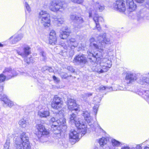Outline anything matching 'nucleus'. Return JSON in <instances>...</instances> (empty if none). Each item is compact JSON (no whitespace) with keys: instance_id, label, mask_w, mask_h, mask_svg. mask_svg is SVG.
Instances as JSON below:
<instances>
[{"instance_id":"f257e3e1","label":"nucleus","mask_w":149,"mask_h":149,"mask_svg":"<svg viewBox=\"0 0 149 149\" xmlns=\"http://www.w3.org/2000/svg\"><path fill=\"white\" fill-rule=\"evenodd\" d=\"M97 42L95 41L94 38L90 40V46L93 49H95L101 51L103 50V45L104 43L110 41V39L106 37V34L104 33L102 35L100 34L97 37Z\"/></svg>"},{"instance_id":"f03ea898","label":"nucleus","mask_w":149,"mask_h":149,"mask_svg":"<svg viewBox=\"0 0 149 149\" xmlns=\"http://www.w3.org/2000/svg\"><path fill=\"white\" fill-rule=\"evenodd\" d=\"M15 146L17 149H31V146L29 141V137L26 133H22L19 138L16 139Z\"/></svg>"},{"instance_id":"7ed1b4c3","label":"nucleus","mask_w":149,"mask_h":149,"mask_svg":"<svg viewBox=\"0 0 149 149\" xmlns=\"http://www.w3.org/2000/svg\"><path fill=\"white\" fill-rule=\"evenodd\" d=\"M17 53L22 57L25 58L24 61L28 64L30 63L29 58L27 56L31 53V48L27 45H24L22 47H19L17 50Z\"/></svg>"},{"instance_id":"20e7f679","label":"nucleus","mask_w":149,"mask_h":149,"mask_svg":"<svg viewBox=\"0 0 149 149\" xmlns=\"http://www.w3.org/2000/svg\"><path fill=\"white\" fill-rule=\"evenodd\" d=\"M49 123L52 124L51 128L54 134H60L62 132L65 131L63 130L62 129L63 125H61L58 119H56L55 118L52 117L49 120Z\"/></svg>"},{"instance_id":"39448f33","label":"nucleus","mask_w":149,"mask_h":149,"mask_svg":"<svg viewBox=\"0 0 149 149\" xmlns=\"http://www.w3.org/2000/svg\"><path fill=\"white\" fill-rule=\"evenodd\" d=\"M49 8L50 10L54 12L59 11L63 13L65 10V7L62 4L57 0H53L50 2Z\"/></svg>"},{"instance_id":"423d86ee","label":"nucleus","mask_w":149,"mask_h":149,"mask_svg":"<svg viewBox=\"0 0 149 149\" xmlns=\"http://www.w3.org/2000/svg\"><path fill=\"white\" fill-rule=\"evenodd\" d=\"M88 58L93 62L97 61V62H101L103 59L102 58V53L99 51H96L93 53L89 50L88 51Z\"/></svg>"},{"instance_id":"0eeeda50","label":"nucleus","mask_w":149,"mask_h":149,"mask_svg":"<svg viewBox=\"0 0 149 149\" xmlns=\"http://www.w3.org/2000/svg\"><path fill=\"white\" fill-rule=\"evenodd\" d=\"M63 106V102L62 99L56 95L52 102V107L54 109L58 110Z\"/></svg>"},{"instance_id":"6e6552de","label":"nucleus","mask_w":149,"mask_h":149,"mask_svg":"<svg viewBox=\"0 0 149 149\" xmlns=\"http://www.w3.org/2000/svg\"><path fill=\"white\" fill-rule=\"evenodd\" d=\"M89 17H91L92 15H93V20L96 24V27L97 30L100 31L101 30V28L99 24V22H102L103 21V18L100 16H99L96 13H95L94 10H92L91 11L89 12Z\"/></svg>"},{"instance_id":"1a4fd4ad","label":"nucleus","mask_w":149,"mask_h":149,"mask_svg":"<svg viewBox=\"0 0 149 149\" xmlns=\"http://www.w3.org/2000/svg\"><path fill=\"white\" fill-rule=\"evenodd\" d=\"M3 74L9 79L17 75L18 73L14 70H12L10 67H6L3 71Z\"/></svg>"},{"instance_id":"9d476101","label":"nucleus","mask_w":149,"mask_h":149,"mask_svg":"<svg viewBox=\"0 0 149 149\" xmlns=\"http://www.w3.org/2000/svg\"><path fill=\"white\" fill-rule=\"evenodd\" d=\"M73 62L75 65H83L87 61L86 58L84 55L80 54L76 56L74 58Z\"/></svg>"},{"instance_id":"9b49d317","label":"nucleus","mask_w":149,"mask_h":149,"mask_svg":"<svg viewBox=\"0 0 149 149\" xmlns=\"http://www.w3.org/2000/svg\"><path fill=\"white\" fill-rule=\"evenodd\" d=\"M64 111L63 110L59 111L58 113L56 114V118L58 119L60 121V123L63 125L62 129L63 130L65 131L67 126L66 125V120L64 118Z\"/></svg>"},{"instance_id":"f8f14e48","label":"nucleus","mask_w":149,"mask_h":149,"mask_svg":"<svg viewBox=\"0 0 149 149\" xmlns=\"http://www.w3.org/2000/svg\"><path fill=\"white\" fill-rule=\"evenodd\" d=\"M115 10L120 12H123L126 10L125 2L123 0H118L113 4Z\"/></svg>"},{"instance_id":"ddd939ff","label":"nucleus","mask_w":149,"mask_h":149,"mask_svg":"<svg viewBox=\"0 0 149 149\" xmlns=\"http://www.w3.org/2000/svg\"><path fill=\"white\" fill-rule=\"evenodd\" d=\"M78 43L76 39L72 38H71L69 40L67 41L66 44H63L62 46L66 49L70 47L72 49H74L77 47Z\"/></svg>"},{"instance_id":"4468645a","label":"nucleus","mask_w":149,"mask_h":149,"mask_svg":"<svg viewBox=\"0 0 149 149\" xmlns=\"http://www.w3.org/2000/svg\"><path fill=\"white\" fill-rule=\"evenodd\" d=\"M68 109L70 110L75 111L79 110V105L75 102V100L70 98H68L67 102Z\"/></svg>"},{"instance_id":"2eb2a0df","label":"nucleus","mask_w":149,"mask_h":149,"mask_svg":"<svg viewBox=\"0 0 149 149\" xmlns=\"http://www.w3.org/2000/svg\"><path fill=\"white\" fill-rule=\"evenodd\" d=\"M70 33V29L67 26L63 27L60 31L59 37L61 39H65L68 37Z\"/></svg>"},{"instance_id":"dca6fc26","label":"nucleus","mask_w":149,"mask_h":149,"mask_svg":"<svg viewBox=\"0 0 149 149\" xmlns=\"http://www.w3.org/2000/svg\"><path fill=\"white\" fill-rule=\"evenodd\" d=\"M100 65L102 66V70H106V72L111 66V62L110 60L107 58H104L101 62H99Z\"/></svg>"},{"instance_id":"f3484780","label":"nucleus","mask_w":149,"mask_h":149,"mask_svg":"<svg viewBox=\"0 0 149 149\" xmlns=\"http://www.w3.org/2000/svg\"><path fill=\"white\" fill-rule=\"evenodd\" d=\"M36 127L38 130L39 137H42V136H43L44 135H47L49 134V132L42 124H37Z\"/></svg>"},{"instance_id":"a211bd4d","label":"nucleus","mask_w":149,"mask_h":149,"mask_svg":"<svg viewBox=\"0 0 149 149\" xmlns=\"http://www.w3.org/2000/svg\"><path fill=\"white\" fill-rule=\"evenodd\" d=\"M69 121L72 124H74L77 127L81 126L80 122L76 115L72 113L69 116Z\"/></svg>"},{"instance_id":"6ab92c4d","label":"nucleus","mask_w":149,"mask_h":149,"mask_svg":"<svg viewBox=\"0 0 149 149\" xmlns=\"http://www.w3.org/2000/svg\"><path fill=\"white\" fill-rule=\"evenodd\" d=\"M79 133L75 130H71L69 134V137L70 141L74 143H75L78 139Z\"/></svg>"},{"instance_id":"aec40b11","label":"nucleus","mask_w":149,"mask_h":149,"mask_svg":"<svg viewBox=\"0 0 149 149\" xmlns=\"http://www.w3.org/2000/svg\"><path fill=\"white\" fill-rule=\"evenodd\" d=\"M57 39L55 31L52 30L49 34V43L52 45H55L57 42Z\"/></svg>"},{"instance_id":"412c9836","label":"nucleus","mask_w":149,"mask_h":149,"mask_svg":"<svg viewBox=\"0 0 149 149\" xmlns=\"http://www.w3.org/2000/svg\"><path fill=\"white\" fill-rule=\"evenodd\" d=\"M136 74L131 72L127 73L126 75L125 79L127 84L132 83L137 79Z\"/></svg>"},{"instance_id":"4be33fe9","label":"nucleus","mask_w":149,"mask_h":149,"mask_svg":"<svg viewBox=\"0 0 149 149\" xmlns=\"http://www.w3.org/2000/svg\"><path fill=\"white\" fill-rule=\"evenodd\" d=\"M127 10L130 12L134 10L136 8V5L133 0H126Z\"/></svg>"},{"instance_id":"5701e85b","label":"nucleus","mask_w":149,"mask_h":149,"mask_svg":"<svg viewBox=\"0 0 149 149\" xmlns=\"http://www.w3.org/2000/svg\"><path fill=\"white\" fill-rule=\"evenodd\" d=\"M39 20L45 27H48L50 25V16L49 14Z\"/></svg>"},{"instance_id":"b1692460","label":"nucleus","mask_w":149,"mask_h":149,"mask_svg":"<svg viewBox=\"0 0 149 149\" xmlns=\"http://www.w3.org/2000/svg\"><path fill=\"white\" fill-rule=\"evenodd\" d=\"M75 22H76V23L74 26V29L76 31L78 29L81 28V26L80 24L83 23L84 22V20L82 17L77 16Z\"/></svg>"},{"instance_id":"393cba45","label":"nucleus","mask_w":149,"mask_h":149,"mask_svg":"<svg viewBox=\"0 0 149 149\" xmlns=\"http://www.w3.org/2000/svg\"><path fill=\"white\" fill-rule=\"evenodd\" d=\"M139 82L141 85H148L149 84V77H141L140 78Z\"/></svg>"},{"instance_id":"a878e982","label":"nucleus","mask_w":149,"mask_h":149,"mask_svg":"<svg viewBox=\"0 0 149 149\" xmlns=\"http://www.w3.org/2000/svg\"><path fill=\"white\" fill-rule=\"evenodd\" d=\"M38 113V115L42 118H46L49 115V111L47 110L40 111Z\"/></svg>"},{"instance_id":"bb28decb","label":"nucleus","mask_w":149,"mask_h":149,"mask_svg":"<svg viewBox=\"0 0 149 149\" xmlns=\"http://www.w3.org/2000/svg\"><path fill=\"white\" fill-rule=\"evenodd\" d=\"M92 69L94 71L96 72L99 73H101L106 72V70H102L100 65H97L95 68L93 67Z\"/></svg>"},{"instance_id":"cd10ccee","label":"nucleus","mask_w":149,"mask_h":149,"mask_svg":"<svg viewBox=\"0 0 149 149\" xmlns=\"http://www.w3.org/2000/svg\"><path fill=\"white\" fill-rule=\"evenodd\" d=\"M23 37V35L22 34L15 36L12 41V43L13 44H15L21 40Z\"/></svg>"},{"instance_id":"c85d7f7f","label":"nucleus","mask_w":149,"mask_h":149,"mask_svg":"<svg viewBox=\"0 0 149 149\" xmlns=\"http://www.w3.org/2000/svg\"><path fill=\"white\" fill-rule=\"evenodd\" d=\"M0 98H1L2 99L4 103L5 104H7L9 107H11L13 105V103L10 101V100H8L7 98L5 97L2 99V98L1 97V96H0Z\"/></svg>"},{"instance_id":"c756f323","label":"nucleus","mask_w":149,"mask_h":149,"mask_svg":"<svg viewBox=\"0 0 149 149\" xmlns=\"http://www.w3.org/2000/svg\"><path fill=\"white\" fill-rule=\"evenodd\" d=\"M81 126L79 127H77L78 128L81 129L82 134H84L86 132V125L84 123H80Z\"/></svg>"},{"instance_id":"7c9ffc66","label":"nucleus","mask_w":149,"mask_h":149,"mask_svg":"<svg viewBox=\"0 0 149 149\" xmlns=\"http://www.w3.org/2000/svg\"><path fill=\"white\" fill-rule=\"evenodd\" d=\"M95 7L97 10H99L100 11H102L104 9V5L102 4L99 3L98 2H97L95 4Z\"/></svg>"},{"instance_id":"2f4dec72","label":"nucleus","mask_w":149,"mask_h":149,"mask_svg":"<svg viewBox=\"0 0 149 149\" xmlns=\"http://www.w3.org/2000/svg\"><path fill=\"white\" fill-rule=\"evenodd\" d=\"M108 140L107 138L102 137L100 139L99 143L101 146H103L107 143Z\"/></svg>"},{"instance_id":"473e14b6","label":"nucleus","mask_w":149,"mask_h":149,"mask_svg":"<svg viewBox=\"0 0 149 149\" xmlns=\"http://www.w3.org/2000/svg\"><path fill=\"white\" fill-rule=\"evenodd\" d=\"M40 59L42 61H45L47 59L46 53L43 51H42L40 53Z\"/></svg>"},{"instance_id":"72a5a7b5","label":"nucleus","mask_w":149,"mask_h":149,"mask_svg":"<svg viewBox=\"0 0 149 149\" xmlns=\"http://www.w3.org/2000/svg\"><path fill=\"white\" fill-rule=\"evenodd\" d=\"M49 14L47 13V12L45 11L42 10L41 11L39 14L38 18L39 19L43 18L44 17L47 15Z\"/></svg>"},{"instance_id":"f704fd0d","label":"nucleus","mask_w":149,"mask_h":149,"mask_svg":"<svg viewBox=\"0 0 149 149\" xmlns=\"http://www.w3.org/2000/svg\"><path fill=\"white\" fill-rule=\"evenodd\" d=\"M141 146L140 145H137L135 147H133L131 148H130L128 147L125 146L122 147L121 149H142Z\"/></svg>"},{"instance_id":"c9c22d12","label":"nucleus","mask_w":149,"mask_h":149,"mask_svg":"<svg viewBox=\"0 0 149 149\" xmlns=\"http://www.w3.org/2000/svg\"><path fill=\"white\" fill-rule=\"evenodd\" d=\"M19 125L23 127H25L26 126V122L24 119L21 120L19 122Z\"/></svg>"},{"instance_id":"e433bc0d","label":"nucleus","mask_w":149,"mask_h":149,"mask_svg":"<svg viewBox=\"0 0 149 149\" xmlns=\"http://www.w3.org/2000/svg\"><path fill=\"white\" fill-rule=\"evenodd\" d=\"M85 120L90 125H92V123L93 122V118L91 116L86 118Z\"/></svg>"},{"instance_id":"4c0bfd02","label":"nucleus","mask_w":149,"mask_h":149,"mask_svg":"<svg viewBox=\"0 0 149 149\" xmlns=\"http://www.w3.org/2000/svg\"><path fill=\"white\" fill-rule=\"evenodd\" d=\"M111 142L113 146H117L120 145V143L115 139L112 140Z\"/></svg>"},{"instance_id":"58836bf2","label":"nucleus","mask_w":149,"mask_h":149,"mask_svg":"<svg viewBox=\"0 0 149 149\" xmlns=\"http://www.w3.org/2000/svg\"><path fill=\"white\" fill-rule=\"evenodd\" d=\"M72 2L78 4H82L83 3L84 0H71Z\"/></svg>"},{"instance_id":"ea45409f","label":"nucleus","mask_w":149,"mask_h":149,"mask_svg":"<svg viewBox=\"0 0 149 149\" xmlns=\"http://www.w3.org/2000/svg\"><path fill=\"white\" fill-rule=\"evenodd\" d=\"M6 77L3 74H0V82H2L5 81Z\"/></svg>"},{"instance_id":"a19ab883","label":"nucleus","mask_w":149,"mask_h":149,"mask_svg":"<svg viewBox=\"0 0 149 149\" xmlns=\"http://www.w3.org/2000/svg\"><path fill=\"white\" fill-rule=\"evenodd\" d=\"M83 116L86 119V118H88V117L90 116V114L87 111H86L84 112H83Z\"/></svg>"},{"instance_id":"79ce46f5","label":"nucleus","mask_w":149,"mask_h":149,"mask_svg":"<svg viewBox=\"0 0 149 149\" xmlns=\"http://www.w3.org/2000/svg\"><path fill=\"white\" fill-rule=\"evenodd\" d=\"M10 141L7 140L6 142L4 144V149H8L10 144Z\"/></svg>"},{"instance_id":"37998d69","label":"nucleus","mask_w":149,"mask_h":149,"mask_svg":"<svg viewBox=\"0 0 149 149\" xmlns=\"http://www.w3.org/2000/svg\"><path fill=\"white\" fill-rule=\"evenodd\" d=\"M77 15H70V19L71 20L75 21L77 17Z\"/></svg>"},{"instance_id":"c03bdc74","label":"nucleus","mask_w":149,"mask_h":149,"mask_svg":"<svg viewBox=\"0 0 149 149\" xmlns=\"http://www.w3.org/2000/svg\"><path fill=\"white\" fill-rule=\"evenodd\" d=\"M108 89L109 88L107 87L101 86L99 88V90L101 92H103L104 91Z\"/></svg>"},{"instance_id":"a18cd8bd","label":"nucleus","mask_w":149,"mask_h":149,"mask_svg":"<svg viewBox=\"0 0 149 149\" xmlns=\"http://www.w3.org/2000/svg\"><path fill=\"white\" fill-rule=\"evenodd\" d=\"M56 23H57L58 26H59L60 24H62L64 22V19H63L59 18L56 21Z\"/></svg>"},{"instance_id":"49530a36","label":"nucleus","mask_w":149,"mask_h":149,"mask_svg":"<svg viewBox=\"0 0 149 149\" xmlns=\"http://www.w3.org/2000/svg\"><path fill=\"white\" fill-rule=\"evenodd\" d=\"M25 7L26 8V10H25L26 12V10L29 13L31 11V8H30L29 5L27 3V2H25Z\"/></svg>"},{"instance_id":"de8ad7c7","label":"nucleus","mask_w":149,"mask_h":149,"mask_svg":"<svg viewBox=\"0 0 149 149\" xmlns=\"http://www.w3.org/2000/svg\"><path fill=\"white\" fill-rule=\"evenodd\" d=\"M98 109V107L97 105L93 107V109L94 112L95 113V115L96 116L97 114V113Z\"/></svg>"},{"instance_id":"09e8293b","label":"nucleus","mask_w":149,"mask_h":149,"mask_svg":"<svg viewBox=\"0 0 149 149\" xmlns=\"http://www.w3.org/2000/svg\"><path fill=\"white\" fill-rule=\"evenodd\" d=\"M67 69L72 72H74V69L72 67L68 66L67 67Z\"/></svg>"},{"instance_id":"8fccbe9b","label":"nucleus","mask_w":149,"mask_h":149,"mask_svg":"<svg viewBox=\"0 0 149 149\" xmlns=\"http://www.w3.org/2000/svg\"><path fill=\"white\" fill-rule=\"evenodd\" d=\"M53 79L56 81V82L58 83L59 81V80L58 78H57L55 76H54L53 77Z\"/></svg>"},{"instance_id":"3c124183","label":"nucleus","mask_w":149,"mask_h":149,"mask_svg":"<svg viewBox=\"0 0 149 149\" xmlns=\"http://www.w3.org/2000/svg\"><path fill=\"white\" fill-rule=\"evenodd\" d=\"M0 96H1V97L2 98H7V97H6V96L5 95H4V94H0ZM0 100H1L3 101V100H2V99L1 98H0Z\"/></svg>"},{"instance_id":"603ef678","label":"nucleus","mask_w":149,"mask_h":149,"mask_svg":"<svg viewBox=\"0 0 149 149\" xmlns=\"http://www.w3.org/2000/svg\"><path fill=\"white\" fill-rule=\"evenodd\" d=\"M136 1L139 3H143L144 1V0H135Z\"/></svg>"},{"instance_id":"864d4df0","label":"nucleus","mask_w":149,"mask_h":149,"mask_svg":"<svg viewBox=\"0 0 149 149\" xmlns=\"http://www.w3.org/2000/svg\"><path fill=\"white\" fill-rule=\"evenodd\" d=\"M85 95L88 97H89V96H91L92 95V94L91 93H86L85 94Z\"/></svg>"},{"instance_id":"5fc2aeb1","label":"nucleus","mask_w":149,"mask_h":149,"mask_svg":"<svg viewBox=\"0 0 149 149\" xmlns=\"http://www.w3.org/2000/svg\"><path fill=\"white\" fill-rule=\"evenodd\" d=\"M29 59L30 60V63H33L34 62V61L33 60V58L32 57H31L29 58Z\"/></svg>"},{"instance_id":"6e6d98bb","label":"nucleus","mask_w":149,"mask_h":149,"mask_svg":"<svg viewBox=\"0 0 149 149\" xmlns=\"http://www.w3.org/2000/svg\"><path fill=\"white\" fill-rule=\"evenodd\" d=\"M48 70L49 72H53V70L52 69L51 67H49Z\"/></svg>"},{"instance_id":"4d7b16f0","label":"nucleus","mask_w":149,"mask_h":149,"mask_svg":"<svg viewBox=\"0 0 149 149\" xmlns=\"http://www.w3.org/2000/svg\"><path fill=\"white\" fill-rule=\"evenodd\" d=\"M98 127L99 131V132H102L103 131V130H102V128L100 126H99Z\"/></svg>"},{"instance_id":"13d9d810","label":"nucleus","mask_w":149,"mask_h":149,"mask_svg":"<svg viewBox=\"0 0 149 149\" xmlns=\"http://www.w3.org/2000/svg\"><path fill=\"white\" fill-rule=\"evenodd\" d=\"M3 86H0V91L1 92L3 90Z\"/></svg>"},{"instance_id":"bf43d9fd","label":"nucleus","mask_w":149,"mask_h":149,"mask_svg":"<svg viewBox=\"0 0 149 149\" xmlns=\"http://www.w3.org/2000/svg\"><path fill=\"white\" fill-rule=\"evenodd\" d=\"M64 54H61V55H62V56H65L66 55V51H65V52L63 53Z\"/></svg>"},{"instance_id":"052dcab7","label":"nucleus","mask_w":149,"mask_h":149,"mask_svg":"<svg viewBox=\"0 0 149 149\" xmlns=\"http://www.w3.org/2000/svg\"><path fill=\"white\" fill-rule=\"evenodd\" d=\"M144 149H149V147L146 146L144 148Z\"/></svg>"},{"instance_id":"680f3d73","label":"nucleus","mask_w":149,"mask_h":149,"mask_svg":"<svg viewBox=\"0 0 149 149\" xmlns=\"http://www.w3.org/2000/svg\"><path fill=\"white\" fill-rule=\"evenodd\" d=\"M3 46V45L0 43V47H1Z\"/></svg>"},{"instance_id":"e2e57ef3","label":"nucleus","mask_w":149,"mask_h":149,"mask_svg":"<svg viewBox=\"0 0 149 149\" xmlns=\"http://www.w3.org/2000/svg\"><path fill=\"white\" fill-rule=\"evenodd\" d=\"M13 38V36H12V37H10V38L9 39H10V40H11V38Z\"/></svg>"},{"instance_id":"0e129e2a","label":"nucleus","mask_w":149,"mask_h":149,"mask_svg":"<svg viewBox=\"0 0 149 149\" xmlns=\"http://www.w3.org/2000/svg\"><path fill=\"white\" fill-rule=\"evenodd\" d=\"M95 149H98V148H95Z\"/></svg>"},{"instance_id":"69168bd1","label":"nucleus","mask_w":149,"mask_h":149,"mask_svg":"<svg viewBox=\"0 0 149 149\" xmlns=\"http://www.w3.org/2000/svg\"><path fill=\"white\" fill-rule=\"evenodd\" d=\"M148 5H149V2L148 3H147V4Z\"/></svg>"}]
</instances>
